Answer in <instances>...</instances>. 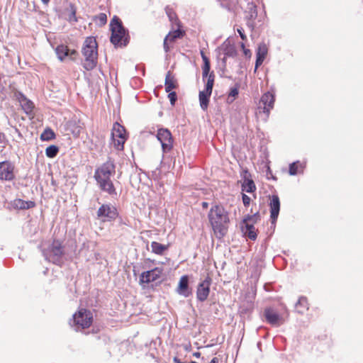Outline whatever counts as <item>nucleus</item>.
Masks as SVG:
<instances>
[{"label":"nucleus","mask_w":363,"mask_h":363,"mask_svg":"<svg viewBox=\"0 0 363 363\" xmlns=\"http://www.w3.org/2000/svg\"><path fill=\"white\" fill-rule=\"evenodd\" d=\"M208 218L216 235L221 238L227 233L230 218L228 211L223 206L213 204L208 213Z\"/></svg>","instance_id":"nucleus-1"},{"label":"nucleus","mask_w":363,"mask_h":363,"mask_svg":"<svg viewBox=\"0 0 363 363\" xmlns=\"http://www.w3.org/2000/svg\"><path fill=\"white\" fill-rule=\"evenodd\" d=\"M110 29L111 35L110 38L111 43L115 47H125L130 40L128 30L126 29L118 16H113L110 23Z\"/></svg>","instance_id":"nucleus-2"},{"label":"nucleus","mask_w":363,"mask_h":363,"mask_svg":"<svg viewBox=\"0 0 363 363\" xmlns=\"http://www.w3.org/2000/svg\"><path fill=\"white\" fill-rule=\"evenodd\" d=\"M98 44L94 37H87L83 44L82 52L85 60L83 62V67L90 71L94 69L97 65Z\"/></svg>","instance_id":"nucleus-3"},{"label":"nucleus","mask_w":363,"mask_h":363,"mask_svg":"<svg viewBox=\"0 0 363 363\" xmlns=\"http://www.w3.org/2000/svg\"><path fill=\"white\" fill-rule=\"evenodd\" d=\"M257 18V6L252 2L248 4L247 10L245 12V19L246 20L247 28L252 33V38L258 35V30H259L262 26L261 18Z\"/></svg>","instance_id":"nucleus-4"},{"label":"nucleus","mask_w":363,"mask_h":363,"mask_svg":"<svg viewBox=\"0 0 363 363\" xmlns=\"http://www.w3.org/2000/svg\"><path fill=\"white\" fill-rule=\"evenodd\" d=\"M46 260L55 264L60 265L63 262L64 249L62 242L58 240H54L52 243L42 251Z\"/></svg>","instance_id":"nucleus-5"},{"label":"nucleus","mask_w":363,"mask_h":363,"mask_svg":"<svg viewBox=\"0 0 363 363\" xmlns=\"http://www.w3.org/2000/svg\"><path fill=\"white\" fill-rule=\"evenodd\" d=\"M93 322V314L87 309L81 308L76 312L70 321V325L75 330L88 328Z\"/></svg>","instance_id":"nucleus-6"},{"label":"nucleus","mask_w":363,"mask_h":363,"mask_svg":"<svg viewBox=\"0 0 363 363\" xmlns=\"http://www.w3.org/2000/svg\"><path fill=\"white\" fill-rule=\"evenodd\" d=\"M96 216L102 222H112L118 216V212L111 203H104L99 208Z\"/></svg>","instance_id":"nucleus-7"},{"label":"nucleus","mask_w":363,"mask_h":363,"mask_svg":"<svg viewBox=\"0 0 363 363\" xmlns=\"http://www.w3.org/2000/svg\"><path fill=\"white\" fill-rule=\"evenodd\" d=\"M214 81L215 75L212 74L211 76H209V79H208L205 83L204 89L200 91L199 93V104L203 111H206L208 108L210 97L214 85Z\"/></svg>","instance_id":"nucleus-8"},{"label":"nucleus","mask_w":363,"mask_h":363,"mask_svg":"<svg viewBox=\"0 0 363 363\" xmlns=\"http://www.w3.org/2000/svg\"><path fill=\"white\" fill-rule=\"evenodd\" d=\"M115 168L116 167L113 162L107 161L95 170L94 178L96 182L103 179L109 180L111 177L115 174Z\"/></svg>","instance_id":"nucleus-9"},{"label":"nucleus","mask_w":363,"mask_h":363,"mask_svg":"<svg viewBox=\"0 0 363 363\" xmlns=\"http://www.w3.org/2000/svg\"><path fill=\"white\" fill-rule=\"evenodd\" d=\"M157 138L160 142L163 153L169 152L173 147V139L171 132L167 128L157 130Z\"/></svg>","instance_id":"nucleus-10"},{"label":"nucleus","mask_w":363,"mask_h":363,"mask_svg":"<svg viewBox=\"0 0 363 363\" xmlns=\"http://www.w3.org/2000/svg\"><path fill=\"white\" fill-rule=\"evenodd\" d=\"M275 101V96L272 93L267 91L264 93L259 103L258 109L259 112L261 111L266 114L267 117L269 116L270 111L274 108V104Z\"/></svg>","instance_id":"nucleus-11"},{"label":"nucleus","mask_w":363,"mask_h":363,"mask_svg":"<svg viewBox=\"0 0 363 363\" xmlns=\"http://www.w3.org/2000/svg\"><path fill=\"white\" fill-rule=\"evenodd\" d=\"M14 96L19 102L24 113L28 116L33 117V109L35 108L33 102L28 99L22 92L18 91L14 93Z\"/></svg>","instance_id":"nucleus-12"},{"label":"nucleus","mask_w":363,"mask_h":363,"mask_svg":"<svg viewBox=\"0 0 363 363\" xmlns=\"http://www.w3.org/2000/svg\"><path fill=\"white\" fill-rule=\"evenodd\" d=\"M212 279L209 276H207L204 280L198 284L196 289V298L201 301H205L210 293V286Z\"/></svg>","instance_id":"nucleus-13"},{"label":"nucleus","mask_w":363,"mask_h":363,"mask_svg":"<svg viewBox=\"0 0 363 363\" xmlns=\"http://www.w3.org/2000/svg\"><path fill=\"white\" fill-rule=\"evenodd\" d=\"M14 164L10 161L0 162V179L4 181H12L15 178Z\"/></svg>","instance_id":"nucleus-14"},{"label":"nucleus","mask_w":363,"mask_h":363,"mask_svg":"<svg viewBox=\"0 0 363 363\" xmlns=\"http://www.w3.org/2000/svg\"><path fill=\"white\" fill-rule=\"evenodd\" d=\"M270 220L272 225L275 226L280 211V200L278 195L269 196Z\"/></svg>","instance_id":"nucleus-15"},{"label":"nucleus","mask_w":363,"mask_h":363,"mask_svg":"<svg viewBox=\"0 0 363 363\" xmlns=\"http://www.w3.org/2000/svg\"><path fill=\"white\" fill-rule=\"evenodd\" d=\"M162 273V269L155 267L151 270L143 272L140 275V284H149L160 278Z\"/></svg>","instance_id":"nucleus-16"},{"label":"nucleus","mask_w":363,"mask_h":363,"mask_svg":"<svg viewBox=\"0 0 363 363\" xmlns=\"http://www.w3.org/2000/svg\"><path fill=\"white\" fill-rule=\"evenodd\" d=\"M221 50L224 55L223 58L221 60L220 65L222 66L223 72L226 67V59L227 57H236L238 52L235 47L231 45L229 42L225 41L221 45Z\"/></svg>","instance_id":"nucleus-17"},{"label":"nucleus","mask_w":363,"mask_h":363,"mask_svg":"<svg viewBox=\"0 0 363 363\" xmlns=\"http://www.w3.org/2000/svg\"><path fill=\"white\" fill-rule=\"evenodd\" d=\"M264 316L267 322L273 326H279L284 322L283 318L272 308L264 309Z\"/></svg>","instance_id":"nucleus-18"},{"label":"nucleus","mask_w":363,"mask_h":363,"mask_svg":"<svg viewBox=\"0 0 363 363\" xmlns=\"http://www.w3.org/2000/svg\"><path fill=\"white\" fill-rule=\"evenodd\" d=\"M250 177L251 174L247 169L242 170L241 173V177L243 179V182L241 185L242 191L252 193L256 190L255 182L252 179H250Z\"/></svg>","instance_id":"nucleus-19"},{"label":"nucleus","mask_w":363,"mask_h":363,"mask_svg":"<svg viewBox=\"0 0 363 363\" xmlns=\"http://www.w3.org/2000/svg\"><path fill=\"white\" fill-rule=\"evenodd\" d=\"M177 292L179 295L185 298H187L192 294V290L189 287V279L187 275H183L180 278Z\"/></svg>","instance_id":"nucleus-20"},{"label":"nucleus","mask_w":363,"mask_h":363,"mask_svg":"<svg viewBox=\"0 0 363 363\" xmlns=\"http://www.w3.org/2000/svg\"><path fill=\"white\" fill-rule=\"evenodd\" d=\"M35 206L34 201H24L21 199H16L9 203V206L11 209L15 210H26L33 208Z\"/></svg>","instance_id":"nucleus-21"},{"label":"nucleus","mask_w":363,"mask_h":363,"mask_svg":"<svg viewBox=\"0 0 363 363\" xmlns=\"http://www.w3.org/2000/svg\"><path fill=\"white\" fill-rule=\"evenodd\" d=\"M96 182L101 191L107 193L112 197L117 196V192H116V188L113 185V182L111 181V179H109V180L103 179L101 181H97Z\"/></svg>","instance_id":"nucleus-22"},{"label":"nucleus","mask_w":363,"mask_h":363,"mask_svg":"<svg viewBox=\"0 0 363 363\" xmlns=\"http://www.w3.org/2000/svg\"><path fill=\"white\" fill-rule=\"evenodd\" d=\"M241 230L243 235L251 240H255L257 238V234L253 223L242 222Z\"/></svg>","instance_id":"nucleus-23"},{"label":"nucleus","mask_w":363,"mask_h":363,"mask_svg":"<svg viewBox=\"0 0 363 363\" xmlns=\"http://www.w3.org/2000/svg\"><path fill=\"white\" fill-rule=\"evenodd\" d=\"M65 13L67 16L65 19L70 23L74 24L78 21L76 16L77 9L73 4H68L67 6L65 9Z\"/></svg>","instance_id":"nucleus-24"},{"label":"nucleus","mask_w":363,"mask_h":363,"mask_svg":"<svg viewBox=\"0 0 363 363\" xmlns=\"http://www.w3.org/2000/svg\"><path fill=\"white\" fill-rule=\"evenodd\" d=\"M308 309L309 303L308 302V298L303 296H300L297 302L295 303L296 312L302 315Z\"/></svg>","instance_id":"nucleus-25"},{"label":"nucleus","mask_w":363,"mask_h":363,"mask_svg":"<svg viewBox=\"0 0 363 363\" xmlns=\"http://www.w3.org/2000/svg\"><path fill=\"white\" fill-rule=\"evenodd\" d=\"M305 167V162H301L299 160L295 161L289 164V174L291 176H295L298 173H303Z\"/></svg>","instance_id":"nucleus-26"},{"label":"nucleus","mask_w":363,"mask_h":363,"mask_svg":"<svg viewBox=\"0 0 363 363\" xmlns=\"http://www.w3.org/2000/svg\"><path fill=\"white\" fill-rule=\"evenodd\" d=\"M112 137L118 138L119 139L126 138L125 136V129L123 126L120 125L118 123H115L113 125V128L112 130Z\"/></svg>","instance_id":"nucleus-27"},{"label":"nucleus","mask_w":363,"mask_h":363,"mask_svg":"<svg viewBox=\"0 0 363 363\" xmlns=\"http://www.w3.org/2000/svg\"><path fill=\"white\" fill-rule=\"evenodd\" d=\"M203 65L202 66V77L203 81L206 83L207 79H209V76L215 75L213 72H210L211 63L209 60L204 59Z\"/></svg>","instance_id":"nucleus-28"},{"label":"nucleus","mask_w":363,"mask_h":363,"mask_svg":"<svg viewBox=\"0 0 363 363\" xmlns=\"http://www.w3.org/2000/svg\"><path fill=\"white\" fill-rule=\"evenodd\" d=\"M169 245H165L153 241L151 242L152 252L156 255H162L168 249Z\"/></svg>","instance_id":"nucleus-29"},{"label":"nucleus","mask_w":363,"mask_h":363,"mask_svg":"<svg viewBox=\"0 0 363 363\" xmlns=\"http://www.w3.org/2000/svg\"><path fill=\"white\" fill-rule=\"evenodd\" d=\"M55 52L60 61H63L64 59L68 57V47L63 44L59 45L55 48Z\"/></svg>","instance_id":"nucleus-30"},{"label":"nucleus","mask_w":363,"mask_h":363,"mask_svg":"<svg viewBox=\"0 0 363 363\" xmlns=\"http://www.w3.org/2000/svg\"><path fill=\"white\" fill-rule=\"evenodd\" d=\"M164 86L166 92H169L172 89H176L177 87V84L174 82V78L171 76L170 72H168L166 75Z\"/></svg>","instance_id":"nucleus-31"},{"label":"nucleus","mask_w":363,"mask_h":363,"mask_svg":"<svg viewBox=\"0 0 363 363\" xmlns=\"http://www.w3.org/2000/svg\"><path fill=\"white\" fill-rule=\"evenodd\" d=\"M267 53H268V47H267V45L264 42L260 43L258 45L257 50H256V56L260 57H262V58L265 59L266 57H267Z\"/></svg>","instance_id":"nucleus-32"},{"label":"nucleus","mask_w":363,"mask_h":363,"mask_svg":"<svg viewBox=\"0 0 363 363\" xmlns=\"http://www.w3.org/2000/svg\"><path fill=\"white\" fill-rule=\"evenodd\" d=\"M55 138V133L50 128H46L40 135V139L43 141H49Z\"/></svg>","instance_id":"nucleus-33"},{"label":"nucleus","mask_w":363,"mask_h":363,"mask_svg":"<svg viewBox=\"0 0 363 363\" xmlns=\"http://www.w3.org/2000/svg\"><path fill=\"white\" fill-rule=\"evenodd\" d=\"M59 152V147L55 145H51L45 149V155L49 158H54Z\"/></svg>","instance_id":"nucleus-34"},{"label":"nucleus","mask_w":363,"mask_h":363,"mask_svg":"<svg viewBox=\"0 0 363 363\" xmlns=\"http://www.w3.org/2000/svg\"><path fill=\"white\" fill-rule=\"evenodd\" d=\"M260 220V214L259 212L255 213L253 215H247L242 219V223L252 222V223H256Z\"/></svg>","instance_id":"nucleus-35"},{"label":"nucleus","mask_w":363,"mask_h":363,"mask_svg":"<svg viewBox=\"0 0 363 363\" xmlns=\"http://www.w3.org/2000/svg\"><path fill=\"white\" fill-rule=\"evenodd\" d=\"M184 35V33L183 31H182L181 30H174L172 33H169L167 36L166 38H167V39L171 41V42H174V40H176L178 38H182Z\"/></svg>","instance_id":"nucleus-36"},{"label":"nucleus","mask_w":363,"mask_h":363,"mask_svg":"<svg viewBox=\"0 0 363 363\" xmlns=\"http://www.w3.org/2000/svg\"><path fill=\"white\" fill-rule=\"evenodd\" d=\"M94 21L99 26H104L107 22V16L105 13H101L94 17Z\"/></svg>","instance_id":"nucleus-37"},{"label":"nucleus","mask_w":363,"mask_h":363,"mask_svg":"<svg viewBox=\"0 0 363 363\" xmlns=\"http://www.w3.org/2000/svg\"><path fill=\"white\" fill-rule=\"evenodd\" d=\"M168 98L169 99L171 105L174 106L177 100V94L175 91H170L168 92Z\"/></svg>","instance_id":"nucleus-38"},{"label":"nucleus","mask_w":363,"mask_h":363,"mask_svg":"<svg viewBox=\"0 0 363 363\" xmlns=\"http://www.w3.org/2000/svg\"><path fill=\"white\" fill-rule=\"evenodd\" d=\"M238 94H239V90H238V86L231 87L230 89V91H229L228 98L233 97V98L232 99V101H233L236 96H238Z\"/></svg>","instance_id":"nucleus-39"},{"label":"nucleus","mask_w":363,"mask_h":363,"mask_svg":"<svg viewBox=\"0 0 363 363\" xmlns=\"http://www.w3.org/2000/svg\"><path fill=\"white\" fill-rule=\"evenodd\" d=\"M264 60V58L256 56L255 69H254L255 73L257 72L259 67H260L262 65Z\"/></svg>","instance_id":"nucleus-40"},{"label":"nucleus","mask_w":363,"mask_h":363,"mask_svg":"<svg viewBox=\"0 0 363 363\" xmlns=\"http://www.w3.org/2000/svg\"><path fill=\"white\" fill-rule=\"evenodd\" d=\"M237 33L239 34L240 38L243 41H246L247 40V36H246V35L245 33L244 29L242 27H238L237 28Z\"/></svg>","instance_id":"nucleus-41"},{"label":"nucleus","mask_w":363,"mask_h":363,"mask_svg":"<svg viewBox=\"0 0 363 363\" xmlns=\"http://www.w3.org/2000/svg\"><path fill=\"white\" fill-rule=\"evenodd\" d=\"M240 47L242 49L245 56L247 57H250L252 55L251 51L245 48V43L243 42L240 43Z\"/></svg>","instance_id":"nucleus-42"},{"label":"nucleus","mask_w":363,"mask_h":363,"mask_svg":"<svg viewBox=\"0 0 363 363\" xmlns=\"http://www.w3.org/2000/svg\"><path fill=\"white\" fill-rule=\"evenodd\" d=\"M126 138L124 139H118L116 142H115V146H116L118 150H123V145L125 141Z\"/></svg>","instance_id":"nucleus-43"},{"label":"nucleus","mask_w":363,"mask_h":363,"mask_svg":"<svg viewBox=\"0 0 363 363\" xmlns=\"http://www.w3.org/2000/svg\"><path fill=\"white\" fill-rule=\"evenodd\" d=\"M242 199L245 206H248L250 205L251 199L247 195L242 194Z\"/></svg>","instance_id":"nucleus-44"},{"label":"nucleus","mask_w":363,"mask_h":363,"mask_svg":"<svg viewBox=\"0 0 363 363\" xmlns=\"http://www.w3.org/2000/svg\"><path fill=\"white\" fill-rule=\"evenodd\" d=\"M77 54L78 53L75 50H70L68 48V57H69L71 60H74Z\"/></svg>","instance_id":"nucleus-45"},{"label":"nucleus","mask_w":363,"mask_h":363,"mask_svg":"<svg viewBox=\"0 0 363 363\" xmlns=\"http://www.w3.org/2000/svg\"><path fill=\"white\" fill-rule=\"evenodd\" d=\"M167 40H169L167 39V38L165 37L164 39L163 45H164V50L166 52H169V48L167 45Z\"/></svg>","instance_id":"nucleus-46"},{"label":"nucleus","mask_w":363,"mask_h":363,"mask_svg":"<svg viewBox=\"0 0 363 363\" xmlns=\"http://www.w3.org/2000/svg\"><path fill=\"white\" fill-rule=\"evenodd\" d=\"M201 56L203 60V62H204V59L209 60L208 57L205 55L204 52L202 50L201 51Z\"/></svg>","instance_id":"nucleus-47"},{"label":"nucleus","mask_w":363,"mask_h":363,"mask_svg":"<svg viewBox=\"0 0 363 363\" xmlns=\"http://www.w3.org/2000/svg\"><path fill=\"white\" fill-rule=\"evenodd\" d=\"M174 362L175 363H187V362H182L180 359H179L178 357H175L174 358Z\"/></svg>","instance_id":"nucleus-48"},{"label":"nucleus","mask_w":363,"mask_h":363,"mask_svg":"<svg viewBox=\"0 0 363 363\" xmlns=\"http://www.w3.org/2000/svg\"><path fill=\"white\" fill-rule=\"evenodd\" d=\"M14 131H15V133H17V134H18V135L20 138H22V134L21 133L20 130H19L18 128H14Z\"/></svg>","instance_id":"nucleus-49"},{"label":"nucleus","mask_w":363,"mask_h":363,"mask_svg":"<svg viewBox=\"0 0 363 363\" xmlns=\"http://www.w3.org/2000/svg\"><path fill=\"white\" fill-rule=\"evenodd\" d=\"M201 206L203 208H207L208 207V203L203 201L202 202Z\"/></svg>","instance_id":"nucleus-50"},{"label":"nucleus","mask_w":363,"mask_h":363,"mask_svg":"<svg viewBox=\"0 0 363 363\" xmlns=\"http://www.w3.org/2000/svg\"><path fill=\"white\" fill-rule=\"evenodd\" d=\"M193 356L196 357V358H199L201 356V353L199 352H195L193 353Z\"/></svg>","instance_id":"nucleus-51"},{"label":"nucleus","mask_w":363,"mask_h":363,"mask_svg":"<svg viewBox=\"0 0 363 363\" xmlns=\"http://www.w3.org/2000/svg\"><path fill=\"white\" fill-rule=\"evenodd\" d=\"M209 363H218V359L217 357H213Z\"/></svg>","instance_id":"nucleus-52"},{"label":"nucleus","mask_w":363,"mask_h":363,"mask_svg":"<svg viewBox=\"0 0 363 363\" xmlns=\"http://www.w3.org/2000/svg\"><path fill=\"white\" fill-rule=\"evenodd\" d=\"M43 4H48L50 0H41Z\"/></svg>","instance_id":"nucleus-53"},{"label":"nucleus","mask_w":363,"mask_h":363,"mask_svg":"<svg viewBox=\"0 0 363 363\" xmlns=\"http://www.w3.org/2000/svg\"><path fill=\"white\" fill-rule=\"evenodd\" d=\"M167 14H168V16H169V17L170 20H172V13H169L167 11Z\"/></svg>","instance_id":"nucleus-54"},{"label":"nucleus","mask_w":363,"mask_h":363,"mask_svg":"<svg viewBox=\"0 0 363 363\" xmlns=\"http://www.w3.org/2000/svg\"><path fill=\"white\" fill-rule=\"evenodd\" d=\"M261 345V343H260V342H258V343H257V347H259V345Z\"/></svg>","instance_id":"nucleus-55"}]
</instances>
